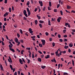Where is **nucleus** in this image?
I'll return each instance as SVG.
<instances>
[{"label": "nucleus", "mask_w": 75, "mask_h": 75, "mask_svg": "<svg viewBox=\"0 0 75 75\" xmlns=\"http://www.w3.org/2000/svg\"><path fill=\"white\" fill-rule=\"evenodd\" d=\"M41 41L42 42L43 45H45V40H42Z\"/></svg>", "instance_id": "1"}, {"label": "nucleus", "mask_w": 75, "mask_h": 75, "mask_svg": "<svg viewBox=\"0 0 75 75\" xmlns=\"http://www.w3.org/2000/svg\"><path fill=\"white\" fill-rule=\"evenodd\" d=\"M55 53L56 56H58L59 57L60 55L58 54V50H57Z\"/></svg>", "instance_id": "2"}, {"label": "nucleus", "mask_w": 75, "mask_h": 75, "mask_svg": "<svg viewBox=\"0 0 75 75\" xmlns=\"http://www.w3.org/2000/svg\"><path fill=\"white\" fill-rule=\"evenodd\" d=\"M14 40H15V41L16 43L18 42H18V39L17 38H15Z\"/></svg>", "instance_id": "3"}, {"label": "nucleus", "mask_w": 75, "mask_h": 75, "mask_svg": "<svg viewBox=\"0 0 75 75\" xmlns=\"http://www.w3.org/2000/svg\"><path fill=\"white\" fill-rule=\"evenodd\" d=\"M39 3L40 4L41 7H42V1H39Z\"/></svg>", "instance_id": "4"}, {"label": "nucleus", "mask_w": 75, "mask_h": 75, "mask_svg": "<svg viewBox=\"0 0 75 75\" xmlns=\"http://www.w3.org/2000/svg\"><path fill=\"white\" fill-rule=\"evenodd\" d=\"M61 20V17H59L57 19V21L58 22H60Z\"/></svg>", "instance_id": "5"}, {"label": "nucleus", "mask_w": 75, "mask_h": 75, "mask_svg": "<svg viewBox=\"0 0 75 75\" xmlns=\"http://www.w3.org/2000/svg\"><path fill=\"white\" fill-rule=\"evenodd\" d=\"M51 61L52 62H56V60L55 59V57H54L53 58V59H52L51 60Z\"/></svg>", "instance_id": "6"}, {"label": "nucleus", "mask_w": 75, "mask_h": 75, "mask_svg": "<svg viewBox=\"0 0 75 75\" xmlns=\"http://www.w3.org/2000/svg\"><path fill=\"white\" fill-rule=\"evenodd\" d=\"M59 4H60V3H61V4L62 5V4H63V1H61V0H59Z\"/></svg>", "instance_id": "7"}, {"label": "nucleus", "mask_w": 75, "mask_h": 75, "mask_svg": "<svg viewBox=\"0 0 75 75\" xmlns=\"http://www.w3.org/2000/svg\"><path fill=\"white\" fill-rule=\"evenodd\" d=\"M19 62L21 64H23V61H22V59H19Z\"/></svg>", "instance_id": "8"}, {"label": "nucleus", "mask_w": 75, "mask_h": 75, "mask_svg": "<svg viewBox=\"0 0 75 75\" xmlns=\"http://www.w3.org/2000/svg\"><path fill=\"white\" fill-rule=\"evenodd\" d=\"M9 50H11V51H12L13 52H15V50H14V49H12L11 48H10Z\"/></svg>", "instance_id": "9"}, {"label": "nucleus", "mask_w": 75, "mask_h": 75, "mask_svg": "<svg viewBox=\"0 0 75 75\" xmlns=\"http://www.w3.org/2000/svg\"><path fill=\"white\" fill-rule=\"evenodd\" d=\"M0 68H1V70H2V71H4V69H3V67L2 65H1V64H0Z\"/></svg>", "instance_id": "10"}, {"label": "nucleus", "mask_w": 75, "mask_h": 75, "mask_svg": "<svg viewBox=\"0 0 75 75\" xmlns=\"http://www.w3.org/2000/svg\"><path fill=\"white\" fill-rule=\"evenodd\" d=\"M39 23H41L42 24L44 23V22L43 21H41V20H40L39 21Z\"/></svg>", "instance_id": "11"}, {"label": "nucleus", "mask_w": 75, "mask_h": 75, "mask_svg": "<svg viewBox=\"0 0 75 75\" xmlns=\"http://www.w3.org/2000/svg\"><path fill=\"white\" fill-rule=\"evenodd\" d=\"M67 9H70V8H71V7L70 6L67 5Z\"/></svg>", "instance_id": "12"}, {"label": "nucleus", "mask_w": 75, "mask_h": 75, "mask_svg": "<svg viewBox=\"0 0 75 75\" xmlns=\"http://www.w3.org/2000/svg\"><path fill=\"white\" fill-rule=\"evenodd\" d=\"M46 67V66H42L41 67V68L42 69H45V67Z\"/></svg>", "instance_id": "13"}, {"label": "nucleus", "mask_w": 75, "mask_h": 75, "mask_svg": "<svg viewBox=\"0 0 75 75\" xmlns=\"http://www.w3.org/2000/svg\"><path fill=\"white\" fill-rule=\"evenodd\" d=\"M35 25H37L38 24V21L37 20H35Z\"/></svg>", "instance_id": "14"}, {"label": "nucleus", "mask_w": 75, "mask_h": 75, "mask_svg": "<svg viewBox=\"0 0 75 75\" xmlns=\"http://www.w3.org/2000/svg\"><path fill=\"white\" fill-rule=\"evenodd\" d=\"M48 23L49 25H51V21H50V19H49Z\"/></svg>", "instance_id": "15"}, {"label": "nucleus", "mask_w": 75, "mask_h": 75, "mask_svg": "<svg viewBox=\"0 0 75 75\" xmlns=\"http://www.w3.org/2000/svg\"><path fill=\"white\" fill-rule=\"evenodd\" d=\"M69 47V46H64V48H65V49H67Z\"/></svg>", "instance_id": "16"}, {"label": "nucleus", "mask_w": 75, "mask_h": 75, "mask_svg": "<svg viewBox=\"0 0 75 75\" xmlns=\"http://www.w3.org/2000/svg\"><path fill=\"white\" fill-rule=\"evenodd\" d=\"M69 46L70 47H72L73 46V45H72V44H71V43H70L69 45Z\"/></svg>", "instance_id": "17"}, {"label": "nucleus", "mask_w": 75, "mask_h": 75, "mask_svg": "<svg viewBox=\"0 0 75 75\" xmlns=\"http://www.w3.org/2000/svg\"><path fill=\"white\" fill-rule=\"evenodd\" d=\"M49 58H50V56L49 55H47V56L45 57L46 59H48Z\"/></svg>", "instance_id": "18"}, {"label": "nucleus", "mask_w": 75, "mask_h": 75, "mask_svg": "<svg viewBox=\"0 0 75 75\" xmlns=\"http://www.w3.org/2000/svg\"><path fill=\"white\" fill-rule=\"evenodd\" d=\"M27 10L28 13L30 12V10H29V9L28 8H27Z\"/></svg>", "instance_id": "19"}, {"label": "nucleus", "mask_w": 75, "mask_h": 75, "mask_svg": "<svg viewBox=\"0 0 75 75\" xmlns=\"http://www.w3.org/2000/svg\"><path fill=\"white\" fill-rule=\"evenodd\" d=\"M29 57H31V52H30V51H29Z\"/></svg>", "instance_id": "20"}, {"label": "nucleus", "mask_w": 75, "mask_h": 75, "mask_svg": "<svg viewBox=\"0 0 75 75\" xmlns=\"http://www.w3.org/2000/svg\"><path fill=\"white\" fill-rule=\"evenodd\" d=\"M38 61H39V62H41V59L40 58H39L38 59Z\"/></svg>", "instance_id": "21"}, {"label": "nucleus", "mask_w": 75, "mask_h": 75, "mask_svg": "<svg viewBox=\"0 0 75 75\" xmlns=\"http://www.w3.org/2000/svg\"><path fill=\"white\" fill-rule=\"evenodd\" d=\"M39 25L40 28H42V24L41 23L39 24Z\"/></svg>", "instance_id": "22"}, {"label": "nucleus", "mask_w": 75, "mask_h": 75, "mask_svg": "<svg viewBox=\"0 0 75 75\" xmlns=\"http://www.w3.org/2000/svg\"><path fill=\"white\" fill-rule=\"evenodd\" d=\"M8 47L9 48H11L13 47V46L11 45H8Z\"/></svg>", "instance_id": "23"}, {"label": "nucleus", "mask_w": 75, "mask_h": 75, "mask_svg": "<svg viewBox=\"0 0 75 75\" xmlns=\"http://www.w3.org/2000/svg\"><path fill=\"white\" fill-rule=\"evenodd\" d=\"M51 4H52V3H51V2L49 1V5L50 7H51Z\"/></svg>", "instance_id": "24"}, {"label": "nucleus", "mask_w": 75, "mask_h": 75, "mask_svg": "<svg viewBox=\"0 0 75 75\" xmlns=\"http://www.w3.org/2000/svg\"><path fill=\"white\" fill-rule=\"evenodd\" d=\"M23 13L24 14H26V11H25V10H24L23 11Z\"/></svg>", "instance_id": "25"}, {"label": "nucleus", "mask_w": 75, "mask_h": 75, "mask_svg": "<svg viewBox=\"0 0 75 75\" xmlns=\"http://www.w3.org/2000/svg\"><path fill=\"white\" fill-rule=\"evenodd\" d=\"M39 47H42V44L39 43Z\"/></svg>", "instance_id": "26"}, {"label": "nucleus", "mask_w": 75, "mask_h": 75, "mask_svg": "<svg viewBox=\"0 0 75 75\" xmlns=\"http://www.w3.org/2000/svg\"><path fill=\"white\" fill-rule=\"evenodd\" d=\"M20 31L21 34H23V31L22 30L20 29Z\"/></svg>", "instance_id": "27"}, {"label": "nucleus", "mask_w": 75, "mask_h": 75, "mask_svg": "<svg viewBox=\"0 0 75 75\" xmlns=\"http://www.w3.org/2000/svg\"><path fill=\"white\" fill-rule=\"evenodd\" d=\"M9 43L10 45H12V46H13V45L12 43H11V42L9 41Z\"/></svg>", "instance_id": "28"}, {"label": "nucleus", "mask_w": 75, "mask_h": 75, "mask_svg": "<svg viewBox=\"0 0 75 75\" xmlns=\"http://www.w3.org/2000/svg\"><path fill=\"white\" fill-rule=\"evenodd\" d=\"M60 12L61 13V15H62H62H63V12H62V10H61L60 11Z\"/></svg>", "instance_id": "29"}, {"label": "nucleus", "mask_w": 75, "mask_h": 75, "mask_svg": "<svg viewBox=\"0 0 75 75\" xmlns=\"http://www.w3.org/2000/svg\"><path fill=\"white\" fill-rule=\"evenodd\" d=\"M8 58H9V59L10 60V61H11L12 62H13L12 61V60L11 59V57H10V56H9Z\"/></svg>", "instance_id": "30"}, {"label": "nucleus", "mask_w": 75, "mask_h": 75, "mask_svg": "<svg viewBox=\"0 0 75 75\" xmlns=\"http://www.w3.org/2000/svg\"><path fill=\"white\" fill-rule=\"evenodd\" d=\"M20 41L21 43H23V42H24V41H23V40L22 39L20 40Z\"/></svg>", "instance_id": "31"}, {"label": "nucleus", "mask_w": 75, "mask_h": 75, "mask_svg": "<svg viewBox=\"0 0 75 75\" xmlns=\"http://www.w3.org/2000/svg\"><path fill=\"white\" fill-rule=\"evenodd\" d=\"M9 11L10 13H11V8H10L9 9Z\"/></svg>", "instance_id": "32"}, {"label": "nucleus", "mask_w": 75, "mask_h": 75, "mask_svg": "<svg viewBox=\"0 0 75 75\" xmlns=\"http://www.w3.org/2000/svg\"><path fill=\"white\" fill-rule=\"evenodd\" d=\"M52 45H53L52 46L53 47H54V46H55V43L54 42H53L52 43Z\"/></svg>", "instance_id": "33"}, {"label": "nucleus", "mask_w": 75, "mask_h": 75, "mask_svg": "<svg viewBox=\"0 0 75 75\" xmlns=\"http://www.w3.org/2000/svg\"><path fill=\"white\" fill-rule=\"evenodd\" d=\"M24 52V50H22L21 51V54H23V53Z\"/></svg>", "instance_id": "34"}, {"label": "nucleus", "mask_w": 75, "mask_h": 75, "mask_svg": "<svg viewBox=\"0 0 75 75\" xmlns=\"http://www.w3.org/2000/svg\"><path fill=\"white\" fill-rule=\"evenodd\" d=\"M17 35L18 38H19V37H20V34H19L17 33Z\"/></svg>", "instance_id": "35"}, {"label": "nucleus", "mask_w": 75, "mask_h": 75, "mask_svg": "<svg viewBox=\"0 0 75 75\" xmlns=\"http://www.w3.org/2000/svg\"><path fill=\"white\" fill-rule=\"evenodd\" d=\"M54 13H56V12H57V9H55L54 10Z\"/></svg>", "instance_id": "36"}, {"label": "nucleus", "mask_w": 75, "mask_h": 75, "mask_svg": "<svg viewBox=\"0 0 75 75\" xmlns=\"http://www.w3.org/2000/svg\"><path fill=\"white\" fill-rule=\"evenodd\" d=\"M37 17H38V19L39 20H40V16H38V15H37Z\"/></svg>", "instance_id": "37"}, {"label": "nucleus", "mask_w": 75, "mask_h": 75, "mask_svg": "<svg viewBox=\"0 0 75 75\" xmlns=\"http://www.w3.org/2000/svg\"><path fill=\"white\" fill-rule=\"evenodd\" d=\"M45 34L46 35H47V36H48V35H49V34H48V32H46L45 33Z\"/></svg>", "instance_id": "38"}, {"label": "nucleus", "mask_w": 75, "mask_h": 75, "mask_svg": "<svg viewBox=\"0 0 75 75\" xmlns=\"http://www.w3.org/2000/svg\"><path fill=\"white\" fill-rule=\"evenodd\" d=\"M46 8V7L45 6H44L43 8V11H45V8Z\"/></svg>", "instance_id": "39"}, {"label": "nucleus", "mask_w": 75, "mask_h": 75, "mask_svg": "<svg viewBox=\"0 0 75 75\" xmlns=\"http://www.w3.org/2000/svg\"><path fill=\"white\" fill-rule=\"evenodd\" d=\"M57 36L59 38H61V35L59 34H58Z\"/></svg>", "instance_id": "40"}, {"label": "nucleus", "mask_w": 75, "mask_h": 75, "mask_svg": "<svg viewBox=\"0 0 75 75\" xmlns=\"http://www.w3.org/2000/svg\"><path fill=\"white\" fill-rule=\"evenodd\" d=\"M23 62H24V63H25V60L24 59V58H22Z\"/></svg>", "instance_id": "41"}, {"label": "nucleus", "mask_w": 75, "mask_h": 75, "mask_svg": "<svg viewBox=\"0 0 75 75\" xmlns=\"http://www.w3.org/2000/svg\"><path fill=\"white\" fill-rule=\"evenodd\" d=\"M30 59H28L27 63H28V64H30Z\"/></svg>", "instance_id": "42"}, {"label": "nucleus", "mask_w": 75, "mask_h": 75, "mask_svg": "<svg viewBox=\"0 0 75 75\" xmlns=\"http://www.w3.org/2000/svg\"><path fill=\"white\" fill-rule=\"evenodd\" d=\"M38 52H39V54H42V52H41V51H38Z\"/></svg>", "instance_id": "43"}, {"label": "nucleus", "mask_w": 75, "mask_h": 75, "mask_svg": "<svg viewBox=\"0 0 75 75\" xmlns=\"http://www.w3.org/2000/svg\"><path fill=\"white\" fill-rule=\"evenodd\" d=\"M29 4H30V1H28L27 3V6H28V5H29Z\"/></svg>", "instance_id": "44"}, {"label": "nucleus", "mask_w": 75, "mask_h": 75, "mask_svg": "<svg viewBox=\"0 0 75 75\" xmlns=\"http://www.w3.org/2000/svg\"><path fill=\"white\" fill-rule=\"evenodd\" d=\"M72 62L73 66H74V60H72Z\"/></svg>", "instance_id": "45"}, {"label": "nucleus", "mask_w": 75, "mask_h": 75, "mask_svg": "<svg viewBox=\"0 0 75 75\" xmlns=\"http://www.w3.org/2000/svg\"><path fill=\"white\" fill-rule=\"evenodd\" d=\"M1 42H2V45H4V42L3 41H1Z\"/></svg>", "instance_id": "46"}, {"label": "nucleus", "mask_w": 75, "mask_h": 75, "mask_svg": "<svg viewBox=\"0 0 75 75\" xmlns=\"http://www.w3.org/2000/svg\"><path fill=\"white\" fill-rule=\"evenodd\" d=\"M24 15H25V16L26 17H28V15H27V13H25V14H24Z\"/></svg>", "instance_id": "47"}, {"label": "nucleus", "mask_w": 75, "mask_h": 75, "mask_svg": "<svg viewBox=\"0 0 75 75\" xmlns=\"http://www.w3.org/2000/svg\"><path fill=\"white\" fill-rule=\"evenodd\" d=\"M60 6V5H59V4H58L57 6V8H59V7Z\"/></svg>", "instance_id": "48"}, {"label": "nucleus", "mask_w": 75, "mask_h": 75, "mask_svg": "<svg viewBox=\"0 0 75 75\" xmlns=\"http://www.w3.org/2000/svg\"><path fill=\"white\" fill-rule=\"evenodd\" d=\"M26 49H27L28 50H30L31 48L30 47H27Z\"/></svg>", "instance_id": "49"}, {"label": "nucleus", "mask_w": 75, "mask_h": 75, "mask_svg": "<svg viewBox=\"0 0 75 75\" xmlns=\"http://www.w3.org/2000/svg\"><path fill=\"white\" fill-rule=\"evenodd\" d=\"M68 73H66V72H64L63 74V75H68Z\"/></svg>", "instance_id": "50"}, {"label": "nucleus", "mask_w": 75, "mask_h": 75, "mask_svg": "<svg viewBox=\"0 0 75 75\" xmlns=\"http://www.w3.org/2000/svg\"><path fill=\"white\" fill-rule=\"evenodd\" d=\"M18 43V44L17 45H18V46H19V45H20V42H18V43Z\"/></svg>", "instance_id": "51"}, {"label": "nucleus", "mask_w": 75, "mask_h": 75, "mask_svg": "<svg viewBox=\"0 0 75 75\" xmlns=\"http://www.w3.org/2000/svg\"><path fill=\"white\" fill-rule=\"evenodd\" d=\"M35 36H33L31 37V38H35Z\"/></svg>", "instance_id": "52"}, {"label": "nucleus", "mask_w": 75, "mask_h": 75, "mask_svg": "<svg viewBox=\"0 0 75 75\" xmlns=\"http://www.w3.org/2000/svg\"><path fill=\"white\" fill-rule=\"evenodd\" d=\"M28 30H29V32H30L32 31V29H31V28H30Z\"/></svg>", "instance_id": "53"}, {"label": "nucleus", "mask_w": 75, "mask_h": 75, "mask_svg": "<svg viewBox=\"0 0 75 75\" xmlns=\"http://www.w3.org/2000/svg\"><path fill=\"white\" fill-rule=\"evenodd\" d=\"M71 13H75V11L74 10H72V11H71Z\"/></svg>", "instance_id": "54"}, {"label": "nucleus", "mask_w": 75, "mask_h": 75, "mask_svg": "<svg viewBox=\"0 0 75 75\" xmlns=\"http://www.w3.org/2000/svg\"><path fill=\"white\" fill-rule=\"evenodd\" d=\"M62 54H65L66 53V51H62Z\"/></svg>", "instance_id": "55"}, {"label": "nucleus", "mask_w": 75, "mask_h": 75, "mask_svg": "<svg viewBox=\"0 0 75 75\" xmlns=\"http://www.w3.org/2000/svg\"><path fill=\"white\" fill-rule=\"evenodd\" d=\"M59 41L60 42H62V41H63V40H62V39H59Z\"/></svg>", "instance_id": "56"}, {"label": "nucleus", "mask_w": 75, "mask_h": 75, "mask_svg": "<svg viewBox=\"0 0 75 75\" xmlns=\"http://www.w3.org/2000/svg\"><path fill=\"white\" fill-rule=\"evenodd\" d=\"M7 0H5L4 3H5V4H6V3H7Z\"/></svg>", "instance_id": "57"}, {"label": "nucleus", "mask_w": 75, "mask_h": 75, "mask_svg": "<svg viewBox=\"0 0 75 75\" xmlns=\"http://www.w3.org/2000/svg\"><path fill=\"white\" fill-rule=\"evenodd\" d=\"M28 16H30V15L31 14V12H28Z\"/></svg>", "instance_id": "58"}, {"label": "nucleus", "mask_w": 75, "mask_h": 75, "mask_svg": "<svg viewBox=\"0 0 75 75\" xmlns=\"http://www.w3.org/2000/svg\"><path fill=\"white\" fill-rule=\"evenodd\" d=\"M69 24V23H66L65 24V26H67V25H68Z\"/></svg>", "instance_id": "59"}, {"label": "nucleus", "mask_w": 75, "mask_h": 75, "mask_svg": "<svg viewBox=\"0 0 75 75\" xmlns=\"http://www.w3.org/2000/svg\"><path fill=\"white\" fill-rule=\"evenodd\" d=\"M18 75H20V71H18Z\"/></svg>", "instance_id": "60"}, {"label": "nucleus", "mask_w": 75, "mask_h": 75, "mask_svg": "<svg viewBox=\"0 0 75 75\" xmlns=\"http://www.w3.org/2000/svg\"><path fill=\"white\" fill-rule=\"evenodd\" d=\"M63 41L64 42V41H67V39H65L63 40Z\"/></svg>", "instance_id": "61"}, {"label": "nucleus", "mask_w": 75, "mask_h": 75, "mask_svg": "<svg viewBox=\"0 0 75 75\" xmlns=\"http://www.w3.org/2000/svg\"><path fill=\"white\" fill-rule=\"evenodd\" d=\"M35 12H36L37 11V8H36L34 10Z\"/></svg>", "instance_id": "62"}, {"label": "nucleus", "mask_w": 75, "mask_h": 75, "mask_svg": "<svg viewBox=\"0 0 75 75\" xmlns=\"http://www.w3.org/2000/svg\"><path fill=\"white\" fill-rule=\"evenodd\" d=\"M49 41L50 42L52 41V38H49Z\"/></svg>", "instance_id": "63"}, {"label": "nucleus", "mask_w": 75, "mask_h": 75, "mask_svg": "<svg viewBox=\"0 0 75 75\" xmlns=\"http://www.w3.org/2000/svg\"><path fill=\"white\" fill-rule=\"evenodd\" d=\"M13 26L15 28H17V26L16 25H14Z\"/></svg>", "instance_id": "64"}]
</instances>
